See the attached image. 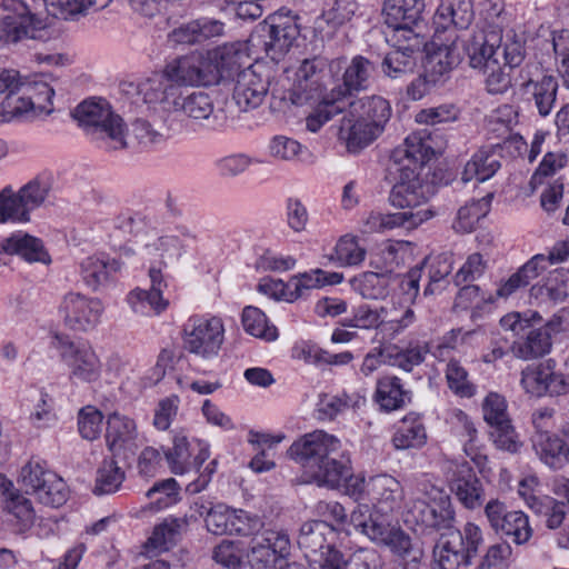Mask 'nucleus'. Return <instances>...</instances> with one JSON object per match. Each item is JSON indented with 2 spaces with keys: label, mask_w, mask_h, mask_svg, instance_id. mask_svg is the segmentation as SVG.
<instances>
[{
  "label": "nucleus",
  "mask_w": 569,
  "mask_h": 569,
  "mask_svg": "<svg viewBox=\"0 0 569 569\" xmlns=\"http://www.w3.org/2000/svg\"><path fill=\"white\" fill-rule=\"evenodd\" d=\"M244 54L237 47L220 46L192 52L169 62L160 72L141 79L137 92L150 106L172 109L180 87H212L221 83L241 63Z\"/></svg>",
  "instance_id": "nucleus-1"
},
{
  "label": "nucleus",
  "mask_w": 569,
  "mask_h": 569,
  "mask_svg": "<svg viewBox=\"0 0 569 569\" xmlns=\"http://www.w3.org/2000/svg\"><path fill=\"white\" fill-rule=\"evenodd\" d=\"M347 496L357 503H365L367 513L381 525L383 529H380L377 546L395 557L398 569H418L422 550L399 522L389 517L402 506L405 489L401 482L387 472L370 476L358 473L350 479Z\"/></svg>",
  "instance_id": "nucleus-2"
},
{
  "label": "nucleus",
  "mask_w": 569,
  "mask_h": 569,
  "mask_svg": "<svg viewBox=\"0 0 569 569\" xmlns=\"http://www.w3.org/2000/svg\"><path fill=\"white\" fill-rule=\"evenodd\" d=\"M422 276V268L411 269L401 281L403 299L400 308L380 307L371 308L367 305L358 307L351 318L343 319V327L359 329H377L383 339H393L403 330L410 327L416 316L411 305L419 293V281Z\"/></svg>",
  "instance_id": "nucleus-3"
},
{
  "label": "nucleus",
  "mask_w": 569,
  "mask_h": 569,
  "mask_svg": "<svg viewBox=\"0 0 569 569\" xmlns=\"http://www.w3.org/2000/svg\"><path fill=\"white\" fill-rule=\"evenodd\" d=\"M390 116V103L382 97L372 96L351 101L341 119L339 139L349 151L357 152L383 132Z\"/></svg>",
  "instance_id": "nucleus-4"
},
{
  "label": "nucleus",
  "mask_w": 569,
  "mask_h": 569,
  "mask_svg": "<svg viewBox=\"0 0 569 569\" xmlns=\"http://www.w3.org/2000/svg\"><path fill=\"white\" fill-rule=\"evenodd\" d=\"M53 88L43 76L22 80L0 103V123L33 120L53 112Z\"/></svg>",
  "instance_id": "nucleus-5"
},
{
  "label": "nucleus",
  "mask_w": 569,
  "mask_h": 569,
  "mask_svg": "<svg viewBox=\"0 0 569 569\" xmlns=\"http://www.w3.org/2000/svg\"><path fill=\"white\" fill-rule=\"evenodd\" d=\"M73 118L84 132L106 150H120L126 146L122 118L102 99L86 100L77 106Z\"/></svg>",
  "instance_id": "nucleus-6"
},
{
  "label": "nucleus",
  "mask_w": 569,
  "mask_h": 569,
  "mask_svg": "<svg viewBox=\"0 0 569 569\" xmlns=\"http://www.w3.org/2000/svg\"><path fill=\"white\" fill-rule=\"evenodd\" d=\"M416 498L407 506V521L429 529L449 528L455 520L451 498L441 487L428 479L417 485Z\"/></svg>",
  "instance_id": "nucleus-7"
},
{
  "label": "nucleus",
  "mask_w": 569,
  "mask_h": 569,
  "mask_svg": "<svg viewBox=\"0 0 569 569\" xmlns=\"http://www.w3.org/2000/svg\"><path fill=\"white\" fill-rule=\"evenodd\" d=\"M291 540L284 529H266L256 536L247 557L250 569H305L290 559Z\"/></svg>",
  "instance_id": "nucleus-8"
},
{
  "label": "nucleus",
  "mask_w": 569,
  "mask_h": 569,
  "mask_svg": "<svg viewBox=\"0 0 569 569\" xmlns=\"http://www.w3.org/2000/svg\"><path fill=\"white\" fill-rule=\"evenodd\" d=\"M237 47L244 54L241 63L230 76L221 82L231 79L236 74L232 90V99L240 111L253 110L262 104L269 91V77L264 73V68L260 64H250V59L246 47L242 43H230Z\"/></svg>",
  "instance_id": "nucleus-9"
},
{
  "label": "nucleus",
  "mask_w": 569,
  "mask_h": 569,
  "mask_svg": "<svg viewBox=\"0 0 569 569\" xmlns=\"http://www.w3.org/2000/svg\"><path fill=\"white\" fill-rule=\"evenodd\" d=\"M52 346L59 351L70 381L93 383L100 379L102 362L88 341H72L66 336L54 335Z\"/></svg>",
  "instance_id": "nucleus-10"
},
{
  "label": "nucleus",
  "mask_w": 569,
  "mask_h": 569,
  "mask_svg": "<svg viewBox=\"0 0 569 569\" xmlns=\"http://www.w3.org/2000/svg\"><path fill=\"white\" fill-rule=\"evenodd\" d=\"M184 348L202 359L218 357L224 341V325L216 316H193L184 325Z\"/></svg>",
  "instance_id": "nucleus-11"
},
{
  "label": "nucleus",
  "mask_w": 569,
  "mask_h": 569,
  "mask_svg": "<svg viewBox=\"0 0 569 569\" xmlns=\"http://www.w3.org/2000/svg\"><path fill=\"white\" fill-rule=\"evenodd\" d=\"M335 535V527L325 520H310L300 528L298 543L306 551L311 569H329V565L340 561L343 555L329 541Z\"/></svg>",
  "instance_id": "nucleus-12"
},
{
  "label": "nucleus",
  "mask_w": 569,
  "mask_h": 569,
  "mask_svg": "<svg viewBox=\"0 0 569 569\" xmlns=\"http://www.w3.org/2000/svg\"><path fill=\"white\" fill-rule=\"evenodd\" d=\"M58 312L68 329L90 332L101 323L104 305L97 297L68 291L61 298Z\"/></svg>",
  "instance_id": "nucleus-13"
},
{
  "label": "nucleus",
  "mask_w": 569,
  "mask_h": 569,
  "mask_svg": "<svg viewBox=\"0 0 569 569\" xmlns=\"http://www.w3.org/2000/svg\"><path fill=\"white\" fill-rule=\"evenodd\" d=\"M316 510L319 516L326 519L325 521L330 520L336 523L339 530L347 533L355 530L377 546L382 528L367 513L368 509L365 503H357L350 512H347L346 508L338 501H319Z\"/></svg>",
  "instance_id": "nucleus-14"
},
{
  "label": "nucleus",
  "mask_w": 569,
  "mask_h": 569,
  "mask_svg": "<svg viewBox=\"0 0 569 569\" xmlns=\"http://www.w3.org/2000/svg\"><path fill=\"white\" fill-rule=\"evenodd\" d=\"M425 6V0H385V22L389 29L387 39L398 42L405 38L418 43Z\"/></svg>",
  "instance_id": "nucleus-15"
},
{
  "label": "nucleus",
  "mask_w": 569,
  "mask_h": 569,
  "mask_svg": "<svg viewBox=\"0 0 569 569\" xmlns=\"http://www.w3.org/2000/svg\"><path fill=\"white\" fill-rule=\"evenodd\" d=\"M496 20L486 21L483 27H478L473 33L465 40V52L469 58V64L472 69H485L498 60L495 58L497 49L501 44V30L503 18L502 9L493 6Z\"/></svg>",
  "instance_id": "nucleus-16"
},
{
  "label": "nucleus",
  "mask_w": 569,
  "mask_h": 569,
  "mask_svg": "<svg viewBox=\"0 0 569 569\" xmlns=\"http://www.w3.org/2000/svg\"><path fill=\"white\" fill-rule=\"evenodd\" d=\"M43 27L42 20L32 14L23 1L0 0V41L36 39Z\"/></svg>",
  "instance_id": "nucleus-17"
},
{
  "label": "nucleus",
  "mask_w": 569,
  "mask_h": 569,
  "mask_svg": "<svg viewBox=\"0 0 569 569\" xmlns=\"http://www.w3.org/2000/svg\"><path fill=\"white\" fill-rule=\"evenodd\" d=\"M520 386L532 398L566 395L569 392V373L558 372L556 362L548 359L528 365L521 371Z\"/></svg>",
  "instance_id": "nucleus-18"
},
{
  "label": "nucleus",
  "mask_w": 569,
  "mask_h": 569,
  "mask_svg": "<svg viewBox=\"0 0 569 569\" xmlns=\"http://www.w3.org/2000/svg\"><path fill=\"white\" fill-rule=\"evenodd\" d=\"M399 180L393 186L389 201L390 203L402 211H428L430 219L433 217V211L427 206V201L431 194V187L423 183L420 179V173L415 171L410 166L398 168Z\"/></svg>",
  "instance_id": "nucleus-19"
},
{
  "label": "nucleus",
  "mask_w": 569,
  "mask_h": 569,
  "mask_svg": "<svg viewBox=\"0 0 569 569\" xmlns=\"http://www.w3.org/2000/svg\"><path fill=\"white\" fill-rule=\"evenodd\" d=\"M172 109L181 111L186 117L210 130L226 129L234 119L226 106L214 108L210 96L201 91L192 92L183 98L179 91L178 102Z\"/></svg>",
  "instance_id": "nucleus-20"
},
{
  "label": "nucleus",
  "mask_w": 569,
  "mask_h": 569,
  "mask_svg": "<svg viewBox=\"0 0 569 569\" xmlns=\"http://www.w3.org/2000/svg\"><path fill=\"white\" fill-rule=\"evenodd\" d=\"M341 447L340 440L323 430H315L296 440L289 448L288 455L300 463L306 473L335 455Z\"/></svg>",
  "instance_id": "nucleus-21"
},
{
  "label": "nucleus",
  "mask_w": 569,
  "mask_h": 569,
  "mask_svg": "<svg viewBox=\"0 0 569 569\" xmlns=\"http://www.w3.org/2000/svg\"><path fill=\"white\" fill-rule=\"evenodd\" d=\"M106 445L116 457L128 459L136 455L142 443L136 421L120 412L107 418Z\"/></svg>",
  "instance_id": "nucleus-22"
},
{
  "label": "nucleus",
  "mask_w": 569,
  "mask_h": 569,
  "mask_svg": "<svg viewBox=\"0 0 569 569\" xmlns=\"http://www.w3.org/2000/svg\"><path fill=\"white\" fill-rule=\"evenodd\" d=\"M447 42L441 41L440 34L436 32L430 42L423 40L426 57L423 69L431 81H442V79L461 61V53L455 38H447Z\"/></svg>",
  "instance_id": "nucleus-23"
},
{
  "label": "nucleus",
  "mask_w": 569,
  "mask_h": 569,
  "mask_svg": "<svg viewBox=\"0 0 569 569\" xmlns=\"http://www.w3.org/2000/svg\"><path fill=\"white\" fill-rule=\"evenodd\" d=\"M448 483L451 492L465 508L473 510L482 505L485 495L482 483L468 462H449Z\"/></svg>",
  "instance_id": "nucleus-24"
},
{
  "label": "nucleus",
  "mask_w": 569,
  "mask_h": 569,
  "mask_svg": "<svg viewBox=\"0 0 569 569\" xmlns=\"http://www.w3.org/2000/svg\"><path fill=\"white\" fill-rule=\"evenodd\" d=\"M149 278L151 282L150 290L138 288L128 295V303L137 313H160L169 305V299L164 297V291L168 289L169 283L162 273V268L149 266Z\"/></svg>",
  "instance_id": "nucleus-25"
},
{
  "label": "nucleus",
  "mask_w": 569,
  "mask_h": 569,
  "mask_svg": "<svg viewBox=\"0 0 569 569\" xmlns=\"http://www.w3.org/2000/svg\"><path fill=\"white\" fill-rule=\"evenodd\" d=\"M430 219L428 211H370L362 220L363 233H383L398 228L415 229Z\"/></svg>",
  "instance_id": "nucleus-26"
},
{
  "label": "nucleus",
  "mask_w": 569,
  "mask_h": 569,
  "mask_svg": "<svg viewBox=\"0 0 569 569\" xmlns=\"http://www.w3.org/2000/svg\"><path fill=\"white\" fill-rule=\"evenodd\" d=\"M310 480L319 487L341 490L347 496L350 479L355 478L350 459L341 455L339 458L331 455L318 466L307 472Z\"/></svg>",
  "instance_id": "nucleus-27"
},
{
  "label": "nucleus",
  "mask_w": 569,
  "mask_h": 569,
  "mask_svg": "<svg viewBox=\"0 0 569 569\" xmlns=\"http://www.w3.org/2000/svg\"><path fill=\"white\" fill-rule=\"evenodd\" d=\"M299 36V27L296 18L282 12L270 17L268 27V40L264 41V50L271 60H279L292 46Z\"/></svg>",
  "instance_id": "nucleus-28"
},
{
  "label": "nucleus",
  "mask_w": 569,
  "mask_h": 569,
  "mask_svg": "<svg viewBox=\"0 0 569 569\" xmlns=\"http://www.w3.org/2000/svg\"><path fill=\"white\" fill-rule=\"evenodd\" d=\"M446 422L451 431L463 442V451L473 463L483 468L487 456L478 445V431L471 418L459 408H451L446 413Z\"/></svg>",
  "instance_id": "nucleus-29"
},
{
  "label": "nucleus",
  "mask_w": 569,
  "mask_h": 569,
  "mask_svg": "<svg viewBox=\"0 0 569 569\" xmlns=\"http://www.w3.org/2000/svg\"><path fill=\"white\" fill-rule=\"evenodd\" d=\"M326 67V61L320 58L306 59L301 62L295 72L292 88L289 99L295 104H301L312 99L315 93L321 89V72Z\"/></svg>",
  "instance_id": "nucleus-30"
},
{
  "label": "nucleus",
  "mask_w": 569,
  "mask_h": 569,
  "mask_svg": "<svg viewBox=\"0 0 569 569\" xmlns=\"http://www.w3.org/2000/svg\"><path fill=\"white\" fill-rule=\"evenodd\" d=\"M435 156L431 138L427 130L410 133L392 152V159L400 167L410 166L418 171Z\"/></svg>",
  "instance_id": "nucleus-31"
},
{
  "label": "nucleus",
  "mask_w": 569,
  "mask_h": 569,
  "mask_svg": "<svg viewBox=\"0 0 569 569\" xmlns=\"http://www.w3.org/2000/svg\"><path fill=\"white\" fill-rule=\"evenodd\" d=\"M417 40L418 43L405 38L398 42L387 39L393 47V50L388 52L382 61V70L389 78L397 79L413 71L416 67L415 52L421 49L423 37L418 36Z\"/></svg>",
  "instance_id": "nucleus-32"
},
{
  "label": "nucleus",
  "mask_w": 569,
  "mask_h": 569,
  "mask_svg": "<svg viewBox=\"0 0 569 569\" xmlns=\"http://www.w3.org/2000/svg\"><path fill=\"white\" fill-rule=\"evenodd\" d=\"M183 241L176 234L153 238L142 246V256L150 266L160 268L176 262L183 252Z\"/></svg>",
  "instance_id": "nucleus-33"
},
{
  "label": "nucleus",
  "mask_w": 569,
  "mask_h": 569,
  "mask_svg": "<svg viewBox=\"0 0 569 569\" xmlns=\"http://www.w3.org/2000/svg\"><path fill=\"white\" fill-rule=\"evenodd\" d=\"M427 429L422 415L408 412L396 428L392 436V445L397 450L419 449L427 443Z\"/></svg>",
  "instance_id": "nucleus-34"
},
{
  "label": "nucleus",
  "mask_w": 569,
  "mask_h": 569,
  "mask_svg": "<svg viewBox=\"0 0 569 569\" xmlns=\"http://www.w3.org/2000/svg\"><path fill=\"white\" fill-rule=\"evenodd\" d=\"M473 18L470 0H440L439 7L433 17L437 33L446 31L455 26L459 29L467 28Z\"/></svg>",
  "instance_id": "nucleus-35"
},
{
  "label": "nucleus",
  "mask_w": 569,
  "mask_h": 569,
  "mask_svg": "<svg viewBox=\"0 0 569 569\" xmlns=\"http://www.w3.org/2000/svg\"><path fill=\"white\" fill-rule=\"evenodd\" d=\"M121 264L106 253H94L86 257L80 262V276L83 282L96 290L107 282L109 278L119 271Z\"/></svg>",
  "instance_id": "nucleus-36"
},
{
  "label": "nucleus",
  "mask_w": 569,
  "mask_h": 569,
  "mask_svg": "<svg viewBox=\"0 0 569 569\" xmlns=\"http://www.w3.org/2000/svg\"><path fill=\"white\" fill-rule=\"evenodd\" d=\"M375 400L381 410L391 412L402 409L410 400V391L406 390L400 378L383 376L377 380Z\"/></svg>",
  "instance_id": "nucleus-37"
},
{
  "label": "nucleus",
  "mask_w": 569,
  "mask_h": 569,
  "mask_svg": "<svg viewBox=\"0 0 569 569\" xmlns=\"http://www.w3.org/2000/svg\"><path fill=\"white\" fill-rule=\"evenodd\" d=\"M540 460L550 468H559L562 460L569 462V426L565 429V439L549 432H540L533 441Z\"/></svg>",
  "instance_id": "nucleus-38"
},
{
  "label": "nucleus",
  "mask_w": 569,
  "mask_h": 569,
  "mask_svg": "<svg viewBox=\"0 0 569 569\" xmlns=\"http://www.w3.org/2000/svg\"><path fill=\"white\" fill-rule=\"evenodd\" d=\"M569 296V269H555L543 283L530 288V297L540 303H558Z\"/></svg>",
  "instance_id": "nucleus-39"
},
{
  "label": "nucleus",
  "mask_w": 569,
  "mask_h": 569,
  "mask_svg": "<svg viewBox=\"0 0 569 569\" xmlns=\"http://www.w3.org/2000/svg\"><path fill=\"white\" fill-rule=\"evenodd\" d=\"M1 248L6 253L18 254L29 262H50V257L44 250L42 241L22 231L14 232L6 238Z\"/></svg>",
  "instance_id": "nucleus-40"
},
{
  "label": "nucleus",
  "mask_w": 569,
  "mask_h": 569,
  "mask_svg": "<svg viewBox=\"0 0 569 569\" xmlns=\"http://www.w3.org/2000/svg\"><path fill=\"white\" fill-rule=\"evenodd\" d=\"M373 72L375 66L371 61L362 56L353 57L345 70L343 86L335 89L336 98L341 100V98L352 91L368 89L371 83Z\"/></svg>",
  "instance_id": "nucleus-41"
},
{
  "label": "nucleus",
  "mask_w": 569,
  "mask_h": 569,
  "mask_svg": "<svg viewBox=\"0 0 569 569\" xmlns=\"http://www.w3.org/2000/svg\"><path fill=\"white\" fill-rule=\"evenodd\" d=\"M188 527L186 517H167L157 525L148 538L144 548L147 552L160 553L169 550Z\"/></svg>",
  "instance_id": "nucleus-42"
},
{
  "label": "nucleus",
  "mask_w": 569,
  "mask_h": 569,
  "mask_svg": "<svg viewBox=\"0 0 569 569\" xmlns=\"http://www.w3.org/2000/svg\"><path fill=\"white\" fill-rule=\"evenodd\" d=\"M401 281L388 272H363L351 280L352 289L365 299H383L389 292L391 284Z\"/></svg>",
  "instance_id": "nucleus-43"
},
{
  "label": "nucleus",
  "mask_w": 569,
  "mask_h": 569,
  "mask_svg": "<svg viewBox=\"0 0 569 569\" xmlns=\"http://www.w3.org/2000/svg\"><path fill=\"white\" fill-rule=\"evenodd\" d=\"M18 481L26 493L34 498H37L43 485H51L53 487L56 483L60 485L58 475L49 469L44 461L39 459H31L21 468Z\"/></svg>",
  "instance_id": "nucleus-44"
},
{
  "label": "nucleus",
  "mask_w": 569,
  "mask_h": 569,
  "mask_svg": "<svg viewBox=\"0 0 569 569\" xmlns=\"http://www.w3.org/2000/svg\"><path fill=\"white\" fill-rule=\"evenodd\" d=\"M500 167L499 154L492 150L480 149L466 163L461 173V180L463 182L471 180L485 182L492 178Z\"/></svg>",
  "instance_id": "nucleus-45"
},
{
  "label": "nucleus",
  "mask_w": 569,
  "mask_h": 569,
  "mask_svg": "<svg viewBox=\"0 0 569 569\" xmlns=\"http://www.w3.org/2000/svg\"><path fill=\"white\" fill-rule=\"evenodd\" d=\"M342 281V274L337 272L327 273L321 269H312L307 272L296 274L289 280V288L292 292L293 302L311 290L319 289L326 284H336Z\"/></svg>",
  "instance_id": "nucleus-46"
},
{
  "label": "nucleus",
  "mask_w": 569,
  "mask_h": 569,
  "mask_svg": "<svg viewBox=\"0 0 569 569\" xmlns=\"http://www.w3.org/2000/svg\"><path fill=\"white\" fill-rule=\"evenodd\" d=\"M551 349V338L549 333L541 328H531L525 336L513 341L511 351L515 357L522 360L539 358L548 353Z\"/></svg>",
  "instance_id": "nucleus-47"
},
{
  "label": "nucleus",
  "mask_w": 569,
  "mask_h": 569,
  "mask_svg": "<svg viewBox=\"0 0 569 569\" xmlns=\"http://www.w3.org/2000/svg\"><path fill=\"white\" fill-rule=\"evenodd\" d=\"M460 538L449 536L441 538L433 549L432 569H457L462 563H468L466 551L460 549Z\"/></svg>",
  "instance_id": "nucleus-48"
},
{
  "label": "nucleus",
  "mask_w": 569,
  "mask_h": 569,
  "mask_svg": "<svg viewBox=\"0 0 569 569\" xmlns=\"http://www.w3.org/2000/svg\"><path fill=\"white\" fill-rule=\"evenodd\" d=\"M51 189L52 176L50 173H41L17 190L30 217L32 211L44 204Z\"/></svg>",
  "instance_id": "nucleus-49"
},
{
  "label": "nucleus",
  "mask_w": 569,
  "mask_h": 569,
  "mask_svg": "<svg viewBox=\"0 0 569 569\" xmlns=\"http://www.w3.org/2000/svg\"><path fill=\"white\" fill-rule=\"evenodd\" d=\"M491 200L492 194L488 193L478 200H472L462 206L457 212L452 228L461 233L473 231L478 222L490 211Z\"/></svg>",
  "instance_id": "nucleus-50"
},
{
  "label": "nucleus",
  "mask_w": 569,
  "mask_h": 569,
  "mask_svg": "<svg viewBox=\"0 0 569 569\" xmlns=\"http://www.w3.org/2000/svg\"><path fill=\"white\" fill-rule=\"evenodd\" d=\"M3 503L6 511L10 516L9 521L16 527L18 532L23 533L31 529L36 513L28 498L20 492L10 493Z\"/></svg>",
  "instance_id": "nucleus-51"
},
{
  "label": "nucleus",
  "mask_w": 569,
  "mask_h": 569,
  "mask_svg": "<svg viewBox=\"0 0 569 569\" xmlns=\"http://www.w3.org/2000/svg\"><path fill=\"white\" fill-rule=\"evenodd\" d=\"M521 86L526 87L528 92L532 94L539 114L547 117L556 102L558 90L557 80L552 76H543L538 81L529 79L521 83Z\"/></svg>",
  "instance_id": "nucleus-52"
},
{
  "label": "nucleus",
  "mask_w": 569,
  "mask_h": 569,
  "mask_svg": "<svg viewBox=\"0 0 569 569\" xmlns=\"http://www.w3.org/2000/svg\"><path fill=\"white\" fill-rule=\"evenodd\" d=\"M443 372L447 386L455 396L469 399L477 393L476 383L459 360L450 359L446 363Z\"/></svg>",
  "instance_id": "nucleus-53"
},
{
  "label": "nucleus",
  "mask_w": 569,
  "mask_h": 569,
  "mask_svg": "<svg viewBox=\"0 0 569 569\" xmlns=\"http://www.w3.org/2000/svg\"><path fill=\"white\" fill-rule=\"evenodd\" d=\"M47 11L61 19H76L90 8H104L110 0H43Z\"/></svg>",
  "instance_id": "nucleus-54"
},
{
  "label": "nucleus",
  "mask_w": 569,
  "mask_h": 569,
  "mask_svg": "<svg viewBox=\"0 0 569 569\" xmlns=\"http://www.w3.org/2000/svg\"><path fill=\"white\" fill-rule=\"evenodd\" d=\"M257 535H253L247 546H244L241 541L222 540L213 549V560L229 569H239L243 563L249 566L247 553L251 541Z\"/></svg>",
  "instance_id": "nucleus-55"
},
{
  "label": "nucleus",
  "mask_w": 569,
  "mask_h": 569,
  "mask_svg": "<svg viewBox=\"0 0 569 569\" xmlns=\"http://www.w3.org/2000/svg\"><path fill=\"white\" fill-rule=\"evenodd\" d=\"M30 221L31 217L18 191L11 186L4 187L0 192V223H28Z\"/></svg>",
  "instance_id": "nucleus-56"
},
{
  "label": "nucleus",
  "mask_w": 569,
  "mask_h": 569,
  "mask_svg": "<svg viewBox=\"0 0 569 569\" xmlns=\"http://www.w3.org/2000/svg\"><path fill=\"white\" fill-rule=\"evenodd\" d=\"M241 320L243 329L249 335L269 342L277 340V328L269 323L267 316L259 308L246 307L242 311Z\"/></svg>",
  "instance_id": "nucleus-57"
},
{
  "label": "nucleus",
  "mask_w": 569,
  "mask_h": 569,
  "mask_svg": "<svg viewBox=\"0 0 569 569\" xmlns=\"http://www.w3.org/2000/svg\"><path fill=\"white\" fill-rule=\"evenodd\" d=\"M163 141V134L156 130L150 122L137 119L132 122L130 131L126 132L124 148L150 149Z\"/></svg>",
  "instance_id": "nucleus-58"
},
{
  "label": "nucleus",
  "mask_w": 569,
  "mask_h": 569,
  "mask_svg": "<svg viewBox=\"0 0 569 569\" xmlns=\"http://www.w3.org/2000/svg\"><path fill=\"white\" fill-rule=\"evenodd\" d=\"M194 447L187 437L177 435L173 438V447L166 452V459L170 470L176 475H184L193 469L192 455Z\"/></svg>",
  "instance_id": "nucleus-59"
},
{
  "label": "nucleus",
  "mask_w": 569,
  "mask_h": 569,
  "mask_svg": "<svg viewBox=\"0 0 569 569\" xmlns=\"http://www.w3.org/2000/svg\"><path fill=\"white\" fill-rule=\"evenodd\" d=\"M366 257V249L355 236L345 234L336 243L330 259L341 267L360 264Z\"/></svg>",
  "instance_id": "nucleus-60"
},
{
  "label": "nucleus",
  "mask_w": 569,
  "mask_h": 569,
  "mask_svg": "<svg viewBox=\"0 0 569 569\" xmlns=\"http://www.w3.org/2000/svg\"><path fill=\"white\" fill-rule=\"evenodd\" d=\"M124 480V472L112 459L103 460L97 470L93 493L97 496L116 492Z\"/></svg>",
  "instance_id": "nucleus-61"
},
{
  "label": "nucleus",
  "mask_w": 569,
  "mask_h": 569,
  "mask_svg": "<svg viewBox=\"0 0 569 569\" xmlns=\"http://www.w3.org/2000/svg\"><path fill=\"white\" fill-rule=\"evenodd\" d=\"M423 268L428 270L429 279L425 288V295H432L438 289V283L451 273L453 268V254L451 252H442L437 256L428 257L423 262Z\"/></svg>",
  "instance_id": "nucleus-62"
},
{
  "label": "nucleus",
  "mask_w": 569,
  "mask_h": 569,
  "mask_svg": "<svg viewBox=\"0 0 569 569\" xmlns=\"http://www.w3.org/2000/svg\"><path fill=\"white\" fill-rule=\"evenodd\" d=\"M152 510H162L179 501V485L176 479L169 478L156 482L148 491Z\"/></svg>",
  "instance_id": "nucleus-63"
},
{
  "label": "nucleus",
  "mask_w": 569,
  "mask_h": 569,
  "mask_svg": "<svg viewBox=\"0 0 569 569\" xmlns=\"http://www.w3.org/2000/svg\"><path fill=\"white\" fill-rule=\"evenodd\" d=\"M555 64L565 88L569 89V31L561 30L552 36Z\"/></svg>",
  "instance_id": "nucleus-64"
}]
</instances>
